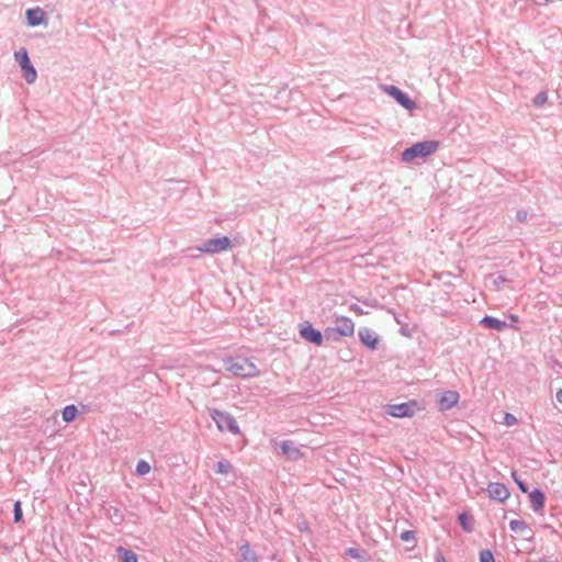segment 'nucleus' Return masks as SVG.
<instances>
[{"label": "nucleus", "mask_w": 562, "mask_h": 562, "mask_svg": "<svg viewBox=\"0 0 562 562\" xmlns=\"http://www.w3.org/2000/svg\"><path fill=\"white\" fill-rule=\"evenodd\" d=\"M458 521L464 531H468V532L472 531V529H473L472 518L468 514H465V513L460 514L458 516Z\"/></svg>", "instance_id": "b1692460"}, {"label": "nucleus", "mask_w": 562, "mask_h": 562, "mask_svg": "<svg viewBox=\"0 0 562 562\" xmlns=\"http://www.w3.org/2000/svg\"><path fill=\"white\" fill-rule=\"evenodd\" d=\"M239 552H240V558H241L243 562H258L259 561V555L257 554L256 551H254L251 549L250 543L248 541H245L240 546Z\"/></svg>", "instance_id": "a211bd4d"}, {"label": "nucleus", "mask_w": 562, "mask_h": 562, "mask_svg": "<svg viewBox=\"0 0 562 562\" xmlns=\"http://www.w3.org/2000/svg\"><path fill=\"white\" fill-rule=\"evenodd\" d=\"M349 310L352 311L353 313H356L357 315H364L367 314L368 312L363 311L359 305L357 304H351L349 306Z\"/></svg>", "instance_id": "f704fd0d"}, {"label": "nucleus", "mask_w": 562, "mask_h": 562, "mask_svg": "<svg viewBox=\"0 0 562 562\" xmlns=\"http://www.w3.org/2000/svg\"><path fill=\"white\" fill-rule=\"evenodd\" d=\"M508 317L510 318L512 322L514 323H517L519 321L518 316L517 315H514V314H509Z\"/></svg>", "instance_id": "58836bf2"}, {"label": "nucleus", "mask_w": 562, "mask_h": 562, "mask_svg": "<svg viewBox=\"0 0 562 562\" xmlns=\"http://www.w3.org/2000/svg\"><path fill=\"white\" fill-rule=\"evenodd\" d=\"M486 492L491 499L504 503L510 495L507 486L499 482H492L487 485Z\"/></svg>", "instance_id": "1a4fd4ad"}, {"label": "nucleus", "mask_w": 562, "mask_h": 562, "mask_svg": "<svg viewBox=\"0 0 562 562\" xmlns=\"http://www.w3.org/2000/svg\"><path fill=\"white\" fill-rule=\"evenodd\" d=\"M346 555L358 560V562H368L370 559L369 553L364 549H358L353 547H350L346 550Z\"/></svg>", "instance_id": "4be33fe9"}, {"label": "nucleus", "mask_w": 562, "mask_h": 562, "mask_svg": "<svg viewBox=\"0 0 562 562\" xmlns=\"http://www.w3.org/2000/svg\"><path fill=\"white\" fill-rule=\"evenodd\" d=\"M106 517L115 526H121L125 520L124 512L115 506H110L109 508H106Z\"/></svg>", "instance_id": "6ab92c4d"}, {"label": "nucleus", "mask_w": 562, "mask_h": 562, "mask_svg": "<svg viewBox=\"0 0 562 562\" xmlns=\"http://www.w3.org/2000/svg\"><path fill=\"white\" fill-rule=\"evenodd\" d=\"M400 334L407 338H411L413 336L412 329L406 324L401 325Z\"/></svg>", "instance_id": "72a5a7b5"}, {"label": "nucleus", "mask_w": 562, "mask_h": 562, "mask_svg": "<svg viewBox=\"0 0 562 562\" xmlns=\"http://www.w3.org/2000/svg\"><path fill=\"white\" fill-rule=\"evenodd\" d=\"M209 415L215 423L220 431H228L233 435H239L240 428L232 414L217 408H209Z\"/></svg>", "instance_id": "7ed1b4c3"}, {"label": "nucleus", "mask_w": 562, "mask_h": 562, "mask_svg": "<svg viewBox=\"0 0 562 562\" xmlns=\"http://www.w3.org/2000/svg\"><path fill=\"white\" fill-rule=\"evenodd\" d=\"M214 471L217 474L227 475L233 471V465L228 460H221L214 464Z\"/></svg>", "instance_id": "5701e85b"}, {"label": "nucleus", "mask_w": 562, "mask_h": 562, "mask_svg": "<svg viewBox=\"0 0 562 562\" xmlns=\"http://www.w3.org/2000/svg\"><path fill=\"white\" fill-rule=\"evenodd\" d=\"M23 520L22 504L20 501H15L13 505V521L21 522Z\"/></svg>", "instance_id": "bb28decb"}, {"label": "nucleus", "mask_w": 562, "mask_h": 562, "mask_svg": "<svg viewBox=\"0 0 562 562\" xmlns=\"http://www.w3.org/2000/svg\"><path fill=\"white\" fill-rule=\"evenodd\" d=\"M557 401L562 405V389L557 392Z\"/></svg>", "instance_id": "4c0bfd02"}, {"label": "nucleus", "mask_w": 562, "mask_h": 562, "mask_svg": "<svg viewBox=\"0 0 562 562\" xmlns=\"http://www.w3.org/2000/svg\"><path fill=\"white\" fill-rule=\"evenodd\" d=\"M553 0H546V2H552Z\"/></svg>", "instance_id": "37998d69"}, {"label": "nucleus", "mask_w": 562, "mask_h": 562, "mask_svg": "<svg viewBox=\"0 0 562 562\" xmlns=\"http://www.w3.org/2000/svg\"><path fill=\"white\" fill-rule=\"evenodd\" d=\"M224 367L228 372L239 378H252L259 375L257 366L245 357H231L224 360Z\"/></svg>", "instance_id": "f257e3e1"}, {"label": "nucleus", "mask_w": 562, "mask_h": 562, "mask_svg": "<svg viewBox=\"0 0 562 562\" xmlns=\"http://www.w3.org/2000/svg\"><path fill=\"white\" fill-rule=\"evenodd\" d=\"M299 334L302 339L315 346H322L324 342L323 333L315 328L308 321H304L299 324Z\"/></svg>", "instance_id": "0eeeda50"}, {"label": "nucleus", "mask_w": 562, "mask_h": 562, "mask_svg": "<svg viewBox=\"0 0 562 562\" xmlns=\"http://www.w3.org/2000/svg\"><path fill=\"white\" fill-rule=\"evenodd\" d=\"M25 22L27 26H38L46 22V14L40 7L30 8L25 12Z\"/></svg>", "instance_id": "9b49d317"}, {"label": "nucleus", "mask_w": 562, "mask_h": 562, "mask_svg": "<svg viewBox=\"0 0 562 562\" xmlns=\"http://www.w3.org/2000/svg\"><path fill=\"white\" fill-rule=\"evenodd\" d=\"M516 220L518 222H525L527 220V212L524 210H519L516 213Z\"/></svg>", "instance_id": "c9c22d12"}, {"label": "nucleus", "mask_w": 562, "mask_h": 562, "mask_svg": "<svg viewBox=\"0 0 562 562\" xmlns=\"http://www.w3.org/2000/svg\"><path fill=\"white\" fill-rule=\"evenodd\" d=\"M439 147L438 140H422L417 142L408 147H406L402 154L401 159L404 162H411L417 158L425 159L432 154L436 153V150Z\"/></svg>", "instance_id": "f03ea898"}, {"label": "nucleus", "mask_w": 562, "mask_h": 562, "mask_svg": "<svg viewBox=\"0 0 562 562\" xmlns=\"http://www.w3.org/2000/svg\"><path fill=\"white\" fill-rule=\"evenodd\" d=\"M359 339L362 345L368 347L370 350H376L379 347V337L372 329L362 327L358 331Z\"/></svg>", "instance_id": "9d476101"}, {"label": "nucleus", "mask_w": 562, "mask_h": 562, "mask_svg": "<svg viewBox=\"0 0 562 562\" xmlns=\"http://www.w3.org/2000/svg\"><path fill=\"white\" fill-rule=\"evenodd\" d=\"M509 529L515 533H519L526 540L531 539L533 536L532 529L521 519L510 520Z\"/></svg>", "instance_id": "4468645a"}, {"label": "nucleus", "mask_w": 562, "mask_h": 562, "mask_svg": "<svg viewBox=\"0 0 562 562\" xmlns=\"http://www.w3.org/2000/svg\"><path fill=\"white\" fill-rule=\"evenodd\" d=\"M529 494L531 508L538 513L543 509L546 503V494L539 487H535Z\"/></svg>", "instance_id": "dca6fc26"}, {"label": "nucleus", "mask_w": 562, "mask_h": 562, "mask_svg": "<svg viewBox=\"0 0 562 562\" xmlns=\"http://www.w3.org/2000/svg\"><path fill=\"white\" fill-rule=\"evenodd\" d=\"M547 101H548V95H547V92H544V91L539 92L532 99V103L536 106H542Z\"/></svg>", "instance_id": "c756f323"}, {"label": "nucleus", "mask_w": 562, "mask_h": 562, "mask_svg": "<svg viewBox=\"0 0 562 562\" xmlns=\"http://www.w3.org/2000/svg\"><path fill=\"white\" fill-rule=\"evenodd\" d=\"M394 318H395V322H396L397 324H400V325H402V324H403L400 317L395 316Z\"/></svg>", "instance_id": "79ce46f5"}, {"label": "nucleus", "mask_w": 562, "mask_h": 562, "mask_svg": "<svg viewBox=\"0 0 562 562\" xmlns=\"http://www.w3.org/2000/svg\"><path fill=\"white\" fill-rule=\"evenodd\" d=\"M418 407V402L416 400H411L408 402L400 403V404H391L386 406V414L396 418H405L414 416L416 408Z\"/></svg>", "instance_id": "6e6552de"}, {"label": "nucleus", "mask_w": 562, "mask_h": 562, "mask_svg": "<svg viewBox=\"0 0 562 562\" xmlns=\"http://www.w3.org/2000/svg\"><path fill=\"white\" fill-rule=\"evenodd\" d=\"M323 335L324 339L326 338L327 340H338L341 337L340 334L336 333L335 326L326 327Z\"/></svg>", "instance_id": "cd10ccee"}, {"label": "nucleus", "mask_w": 562, "mask_h": 562, "mask_svg": "<svg viewBox=\"0 0 562 562\" xmlns=\"http://www.w3.org/2000/svg\"><path fill=\"white\" fill-rule=\"evenodd\" d=\"M381 89L392 99L396 101L401 106L407 111L417 109V103L402 89L393 85H384Z\"/></svg>", "instance_id": "39448f33"}, {"label": "nucleus", "mask_w": 562, "mask_h": 562, "mask_svg": "<svg viewBox=\"0 0 562 562\" xmlns=\"http://www.w3.org/2000/svg\"><path fill=\"white\" fill-rule=\"evenodd\" d=\"M538 562H551V561L549 559H547V558H541V559H539Z\"/></svg>", "instance_id": "a19ab883"}, {"label": "nucleus", "mask_w": 562, "mask_h": 562, "mask_svg": "<svg viewBox=\"0 0 562 562\" xmlns=\"http://www.w3.org/2000/svg\"><path fill=\"white\" fill-rule=\"evenodd\" d=\"M512 477L521 493H524V494L529 493V487H528L527 483L518 476V474L515 470L512 472Z\"/></svg>", "instance_id": "a878e982"}, {"label": "nucleus", "mask_w": 562, "mask_h": 562, "mask_svg": "<svg viewBox=\"0 0 562 562\" xmlns=\"http://www.w3.org/2000/svg\"><path fill=\"white\" fill-rule=\"evenodd\" d=\"M480 325L485 328H488V329H494L496 331H503V330L507 329L508 327H510V325H508L505 321L496 318L491 315H485L480 321Z\"/></svg>", "instance_id": "2eb2a0df"}, {"label": "nucleus", "mask_w": 562, "mask_h": 562, "mask_svg": "<svg viewBox=\"0 0 562 562\" xmlns=\"http://www.w3.org/2000/svg\"><path fill=\"white\" fill-rule=\"evenodd\" d=\"M479 559L480 562H496L493 552L488 549L481 550Z\"/></svg>", "instance_id": "c85d7f7f"}, {"label": "nucleus", "mask_w": 562, "mask_h": 562, "mask_svg": "<svg viewBox=\"0 0 562 562\" xmlns=\"http://www.w3.org/2000/svg\"><path fill=\"white\" fill-rule=\"evenodd\" d=\"M437 562H446V560H445L443 555H441V554H440V555H438V557H437Z\"/></svg>", "instance_id": "ea45409f"}, {"label": "nucleus", "mask_w": 562, "mask_h": 562, "mask_svg": "<svg viewBox=\"0 0 562 562\" xmlns=\"http://www.w3.org/2000/svg\"><path fill=\"white\" fill-rule=\"evenodd\" d=\"M79 415V409L76 405L69 404L61 409V418L66 424L72 423Z\"/></svg>", "instance_id": "412c9836"}, {"label": "nucleus", "mask_w": 562, "mask_h": 562, "mask_svg": "<svg viewBox=\"0 0 562 562\" xmlns=\"http://www.w3.org/2000/svg\"><path fill=\"white\" fill-rule=\"evenodd\" d=\"M14 57L21 68L25 81L30 85L34 83L37 78V71L31 63L27 50L22 47L14 53Z\"/></svg>", "instance_id": "20e7f679"}, {"label": "nucleus", "mask_w": 562, "mask_h": 562, "mask_svg": "<svg viewBox=\"0 0 562 562\" xmlns=\"http://www.w3.org/2000/svg\"><path fill=\"white\" fill-rule=\"evenodd\" d=\"M460 395L457 391H445L439 398V409L447 412L456 406L459 402Z\"/></svg>", "instance_id": "f8f14e48"}, {"label": "nucleus", "mask_w": 562, "mask_h": 562, "mask_svg": "<svg viewBox=\"0 0 562 562\" xmlns=\"http://www.w3.org/2000/svg\"><path fill=\"white\" fill-rule=\"evenodd\" d=\"M282 453L290 460H299L302 457L301 450L291 440H283L280 443Z\"/></svg>", "instance_id": "f3484780"}, {"label": "nucleus", "mask_w": 562, "mask_h": 562, "mask_svg": "<svg viewBox=\"0 0 562 562\" xmlns=\"http://www.w3.org/2000/svg\"><path fill=\"white\" fill-rule=\"evenodd\" d=\"M232 248V240L227 236H221L215 238H210L205 240L202 245L198 246V250L206 254H218L221 251H225Z\"/></svg>", "instance_id": "423d86ee"}, {"label": "nucleus", "mask_w": 562, "mask_h": 562, "mask_svg": "<svg viewBox=\"0 0 562 562\" xmlns=\"http://www.w3.org/2000/svg\"><path fill=\"white\" fill-rule=\"evenodd\" d=\"M116 553L121 562H138V555L131 549L119 546Z\"/></svg>", "instance_id": "aec40b11"}, {"label": "nucleus", "mask_w": 562, "mask_h": 562, "mask_svg": "<svg viewBox=\"0 0 562 562\" xmlns=\"http://www.w3.org/2000/svg\"><path fill=\"white\" fill-rule=\"evenodd\" d=\"M509 282H510V280L502 274H498L497 277H495L493 279V284L496 288V290H499L503 284L509 283Z\"/></svg>", "instance_id": "2f4dec72"}, {"label": "nucleus", "mask_w": 562, "mask_h": 562, "mask_svg": "<svg viewBox=\"0 0 562 562\" xmlns=\"http://www.w3.org/2000/svg\"><path fill=\"white\" fill-rule=\"evenodd\" d=\"M360 303L369 306V307H372V308H376L380 306V303L376 299H357Z\"/></svg>", "instance_id": "473e14b6"}, {"label": "nucleus", "mask_w": 562, "mask_h": 562, "mask_svg": "<svg viewBox=\"0 0 562 562\" xmlns=\"http://www.w3.org/2000/svg\"><path fill=\"white\" fill-rule=\"evenodd\" d=\"M505 422H506L507 425H513V424H515L517 422V419H516V417L514 415L507 413L505 415Z\"/></svg>", "instance_id": "e433bc0d"}, {"label": "nucleus", "mask_w": 562, "mask_h": 562, "mask_svg": "<svg viewBox=\"0 0 562 562\" xmlns=\"http://www.w3.org/2000/svg\"><path fill=\"white\" fill-rule=\"evenodd\" d=\"M336 322L338 325L335 326V330L340 334L341 337H349L353 335L355 324L351 318L347 316H338L336 317Z\"/></svg>", "instance_id": "ddd939ff"}, {"label": "nucleus", "mask_w": 562, "mask_h": 562, "mask_svg": "<svg viewBox=\"0 0 562 562\" xmlns=\"http://www.w3.org/2000/svg\"><path fill=\"white\" fill-rule=\"evenodd\" d=\"M400 538H401V540L406 541V542H409V541H413L414 543L416 542L415 532L413 530H404L400 535Z\"/></svg>", "instance_id": "7c9ffc66"}, {"label": "nucleus", "mask_w": 562, "mask_h": 562, "mask_svg": "<svg viewBox=\"0 0 562 562\" xmlns=\"http://www.w3.org/2000/svg\"><path fill=\"white\" fill-rule=\"evenodd\" d=\"M150 469V464L146 460H138L135 468V474L138 476L146 475L149 473Z\"/></svg>", "instance_id": "393cba45"}]
</instances>
